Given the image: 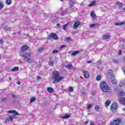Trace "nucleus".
<instances>
[{
    "label": "nucleus",
    "mask_w": 125,
    "mask_h": 125,
    "mask_svg": "<svg viewBox=\"0 0 125 125\" xmlns=\"http://www.w3.org/2000/svg\"><path fill=\"white\" fill-rule=\"evenodd\" d=\"M52 78L55 83H59V82L64 79V77L60 76L59 72L57 71V70H55L53 72Z\"/></svg>",
    "instance_id": "obj_1"
},
{
    "label": "nucleus",
    "mask_w": 125,
    "mask_h": 125,
    "mask_svg": "<svg viewBox=\"0 0 125 125\" xmlns=\"http://www.w3.org/2000/svg\"><path fill=\"white\" fill-rule=\"evenodd\" d=\"M100 88L103 92H108L109 90H111V88L109 87V85L104 81L101 83Z\"/></svg>",
    "instance_id": "obj_2"
},
{
    "label": "nucleus",
    "mask_w": 125,
    "mask_h": 125,
    "mask_svg": "<svg viewBox=\"0 0 125 125\" xmlns=\"http://www.w3.org/2000/svg\"><path fill=\"white\" fill-rule=\"evenodd\" d=\"M22 57L24 61H26V62H29V61H31V60L32 59V53H25L22 56Z\"/></svg>",
    "instance_id": "obj_3"
},
{
    "label": "nucleus",
    "mask_w": 125,
    "mask_h": 125,
    "mask_svg": "<svg viewBox=\"0 0 125 125\" xmlns=\"http://www.w3.org/2000/svg\"><path fill=\"white\" fill-rule=\"evenodd\" d=\"M117 108H118V104H112L111 106V110L113 113L117 112Z\"/></svg>",
    "instance_id": "obj_4"
},
{
    "label": "nucleus",
    "mask_w": 125,
    "mask_h": 125,
    "mask_svg": "<svg viewBox=\"0 0 125 125\" xmlns=\"http://www.w3.org/2000/svg\"><path fill=\"white\" fill-rule=\"evenodd\" d=\"M121 124V119L117 118L115 120L113 121L111 124L110 125H119Z\"/></svg>",
    "instance_id": "obj_5"
},
{
    "label": "nucleus",
    "mask_w": 125,
    "mask_h": 125,
    "mask_svg": "<svg viewBox=\"0 0 125 125\" xmlns=\"http://www.w3.org/2000/svg\"><path fill=\"white\" fill-rule=\"evenodd\" d=\"M16 118V116L14 115H12L9 117V118H6L5 119V123H8V122H10L11 121H12L13 119H15Z\"/></svg>",
    "instance_id": "obj_6"
},
{
    "label": "nucleus",
    "mask_w": 125,
    "mask_h": 125,
    "mask_svg": "<svg viewBox=\"0 0 125 125\" xmlns=\"http://www.w3.org/2000/svg\"><path fill=\"white\" fill-rule=\"evenodd\" d=\"M29 49V46L27 45H24L22 46L21 48V52H25V51H27Z\"/></svg>",
    "instance_id": "obj_7"
},
{
    "label": "nucleus",
    "mask_w": 125,
    "mask_h": 125,
    "mask_svg": "<svg viewBox=\"0 0 125 125\" xmlns=\"http://www.w3.org/2000/svg\"><path fill=\"white\" fill-rule=\"evenodd\" d=\"M80 25H81V22H80L79 21H75L73 26V29H77L78 27L80 26Z\"/></svg>",
    "instance_id": "obj_8"
},
{
    "label": "nucleus",
    "mask_w": 125,
    "mask_h": 125,
    "mask_svg": "<svg viewBox=\"0 0 125 125\" xmlns=\"http://www.w3.org/2000/svg\"><path fill=\"white\" fill-rule=\"evenodd\" d=\"M110 35H109L108 34H104L103 36V40H104V41L109 40V39H110Z\"/></svg>",
    "instance_id": "obj_9"
},
{
    "label": "nucleus",
    "mask_w": 125,
    "mask_h": 125,
    "mask_svg": "<svg viewBox=\"0 0 125 125\" xmlns=\"http://www.w3.org/2000/svg\"><path fill=\"white\" fill-rule=\"evenodd\" d=\"M7 113L14 114V115H15L16 116H19V113L15 110H9L7 111Z\"/></svg>",
    "instance_id": "obj_10"
},
{
    "label": "nucleus",
    "mask_w": 125,
    "mask_h": 125,
    "mask_svg": "<svg viewBox=\"0 0 125 125\" xmlns=\"http://www.w3.org/2000/svg\"><path fill=\"white\" fill-rule=\"evenodd\" d=\"M90 16L93 19H96L97 18V16H96V15L95 14V12H94V11H92L91 12Z\"/></svg>",
    "instance_id": "obj_11"
},
{
    "label": "nucleus",
    "mask_w": 125,
    "mask_h": 125,
    "mask_svg": "<svg viewBox=\"0 0 125 125\" xmlns=\"http://www.w3.org/2000/svg\"><path fill=\"white\" fill-rule=\"evenodd\" d=\"M83 75L86 79H88L89 77V73H88V72L84 71H83Z\"/></svg>",
    "instance_id": "obj_12"
},
{
    "label": "nucleus",
    "mask_w": 125,
    "mask_h": 125,
    "mask_svg": "<svg viewBox=\"0 0 125 125\" xmlns=\"http://www.w3.org/2000/svg\"><path fill=\"white\" fill-rule=\"evenodd\" d=\"M111 82L113 84H116L117 83V80H116V79L114 76H112L111 77Z\"/></svg>",
    "instance_id": "obj_13"
},
{
    "label": "nucleus",
    "mask_w": 125,
    "mask_h": 125,
    "mask_svg": "<svg viewBox=\"0 0 125 125\" xmlns=\"http://www.w3.org/2000/svg\"><path fill=\"white\" fill-rule=\"evenodd\" d=\"M119 101L122 104L125 105V98L124 97H121L119 99Z\"/></svg>",
    "instance_id": "obj_14"
},
{
    "label": "nucleus",
    "mask_w": 125,
    "mask_h": 125,
    "mask_svg": "<svg viewBox=\"0 0 125 125\" xmlns=\"http://www.w3.org/2000/svg\"><path fill=\"white\" fill-rule=\"evenodd\" d=\"M51 37H52V39H53L54 40H58V36L55 33H52L51 34Z\"/></svg>",
    "instance_id": "obj_15"
},
{
    "label": "nucleus",
    "mask_w": 125,
    "mask_h": 125,
    "mask_svg": "<svg viewBox=\"0 0 125 125\" xmlns=\"http://www.w3.org/2000/svg\"><path fill=\"white\" fill-rule=\"evenodd\" d=\"M65 67L66 69H68V70H73V65L72 64H67Z\"/></svg>",
    "instance_id": "obj_16"
},
{
    "label": "nucleus",
    "mask_w": 125,
    "mask_h": 125,
    "mask_svg": "<svg viewBox=\"0 0 125 125\" xmlns=\"http://www.w3.org/2000/svg\"><path fill=\"white\" fill-rule=\"evenodd\" d=\"M47 90L48 92H49L50 93H53L54 92V89L52 87H48L47 88Z\"/></svg>",
    "instance_id": "obj_17"
},
{
    "label": "nucleus",
    "mask_w": 125,
    "mask_h": 125,
    "mask_svg": "<svg viewBox=\"0 0 125 125\" xmlns=\"http://www.w3.org/2000/svg\"><path fill=\"white\" fill-rule=\"evenodd\" d=\"M19 67L18 66H15V67L11 69V72H16L17 71H19Z\"/></svg>",
    "instance_id": "obj_18"
},
{
    "label": "nucleus",
    "mask_w": 125,
    "mask_h": 125,
    "mask_svg": "<svg viewBox=\"0 0 125 125\" xmlns=\"http://www.w3.org/2000/svg\"><path fill=\"white\" fill-rule=\"evenodd\" d=\"M45 49V47H41L38 49L37 50V51L39 53L42 52V51H43Z\"/></svg>",
    "instance_id": "obj_19"
},
{
    "label": "nucleus",
    "mask_w": 125,
    "mask_h": 125,
    "mask_svg": "<svg viewBox=\"0 0 125 125\" xmlns=\"http://www.w3.org/2000/svg\"><path fill=\"white\" fill-rule=\"evenodd\" d=\"M125 23V22H116L114 23V25H115V26H122V25H124Z\"/></svg>",
    "instance_id": "obj_20"
},
{
    "label": "nucleus",
    "mask_w": 125,
    "mask_h": 125,
    "mask_svg": "<svg viewBox=\"0 0 125 125\" xmlns=\"http://www.w3.org/2000/svg\"><path fill=\"white\" fill-rule=\"evenodd\" d=\"M69 0L71 2L70 6V7L71 8V7H73V6H74V4H75V3H76V2H75V1L72 0Z\"/></svg>",
    "instance_id": "obj_21"
},
{
    "label": "nucleus",
    "mask_w": 125,
    "mask_h": 125,
    "mask_svg": "<svg viewBox=\"0 0 125 125\" xmlns=\"http://www.w3.org/2000/svg\"><path fill=\"white\" fill-rule=\"evenodd\" d=\"M96 3V1L95 0H93L91 2V3L88 5V6H93V5H95Z\"/></svg>",
    "instance_id": "obj_22"
},
{
    "label": "nucleus",
    "mask_w": 125,
    "mask_h": 125,
    "mask_svg": "<svg viewBox=\"0 0 125 125\" xmlns=\"http://www.w3.org/2000/svg\"><path fill=\"white\" fill-rule=\"evenodd\" d=\"M79 53H80V51H74L71 54V55H72V56H75L77 55V54H79Z\"/></svg>",
    "instance_id": "obj_23"
},
{
    "label": "nucleus",
    "mask_w": 125,
    "mask_h": 125,
    "mask_svg": "<svg viewBox=\"0 0 125 125\" xmlns=\"http://www.w3.org/2000/svg\"><path fill=\"white\" fill-rule=\"evenodd\" d=\"M71 116V115L69 114V115H66L63 116H62V119H68L69 118H70V117Z\"/></svg>",
    "instance_id": "obj_24"
},
{
    "label": "nucleus",
    "mask_w": 125,
    "mask_h": 125,
    "mask_svg": "<svg viewBox=\"0 0 125 125\" xmlns=\"http://www.w3.org/2000/svg\"><path fill=\"white\" fill-rule=\"evenodd\" d=\"M119 96H125V92L123 91H121L119 92L118 94Z\"/></svg>",
    "instance_id": "obj_25"
},
{
    "label": "nucleus",
    "mask_w": 125,
    "mask_h": 125,
    "mask_svg": "<svg viewBox=\"0 0 125 125\" xmlns=\"http://www.w3.org/2000/svg\"><path fill=\"white\" fill-rule=\"evenodd\" d=\"M100 109V105H97L95 107V111H98Z\"/></svg>",
    "instance_id": "obj_26"
},
{
    "label": "nucleus",
    "mask_w": 125,
    "mask_h": 125,
    "mask_svg": "<svg viewBox=\"0 0 125 125\" xmlns=\"http://www.w3.org/2000/svg\"><path fill=\"white\" fill-rule=\"evenodd\" d=\"M110 104H111V101L109 100H107L105 102V105L106 106V107H107V106H109Z\"/></svg>",
    "instance_id": "obj_27"
},
{
    "label": "nucleus",
    "mask_w": 125,
    "mask_h": 125,
    "mask_svg": "<svg viewBox=\"0 0 125 125\" xmlns=\"http://www.w3.org/2000/svg\"><path fill=\"white\" fill-rule=\"evenodd\" d=\"M34 101H36V98H35V97H33L31 98H30V103H33V102H34Z\"/></svg>",
    "instance_id": "obj_28"
},
{
    "label": "nucleus",
    "mask_w": 125,
    "mask_h": 125,
    "mask_svg": "<svg viewBox=\"0 0 125 125\" xmlns=\"http://www.w3.org/2000/svg\"><path fill=\"white\" fill-rule=\"evenodd\" d=\"M92 106H93V104H88L87 107V109L88 110H89V109H91L92 108Z\"/></svg>",
    "instance_id": "obj_29"
},
{
    "label": "nucleus",
    "mask_w": 125,
    "mask_h": 125,
    "mask_svg": "<svg viewBox=\"0 0 125 125\" xmlns=\"http://www.w3.org/2000/svg\"><path fill=\"white\" fill-rule=\"evenodd\" d=\"M6 3L8 5H10L11 4V0H6Z\"/></svg>",
    "instance_id": "obj_30"
},
{
    "label": "nucleus",
    "mask_w": 125,
    "mask_h": 125,
    "mask_svg": "<svg viewBox=\"0 0 125 125\" xmlns=\"http://www.w3.org/2000/svg\"><path fill=\"white\" fill-rule=\"evenodd\" d=\"M117 4H118V5H119L120 7H123L124 6V4H123V3H122L120 1L117 2Z\"/></svg>",
    "instance_id": "obj_31"
},
{
    "label": "nucleus",
    "mask_w": 125,
    "mask_h": 125,
    "mask_svg": "<svg viewBox=\"0 0 125 125\" xmlns=\"http://www.w3.org/2000/svg\"><path fill=\"white\" fill-rule=\"evenodd\" d=\"M48 64H49V66H53V64H54V63L53 62V61H50L48 62Z\"/></svg>",
    "instance_id": "obj_32"
},
{
    "label": "nucleus",
    "mask_w": 125,
    "mask_h": 125,
    "mask_svg": "<svg viewBox=\"0 0 125 125\" xmlns=\"http://www.w3.org/2000/svg\"><path fill=\"white\" fill-rule=\"evenodd\" d=\"M101 80V75H99L96 77V80L97 81H100Z\"/></svg>",
    "instance_id": "obj_33"
},
{
    "label": "nucleus",
    "mask_w": 125,
    "mask_h": 125,
    "mask_svg": "<svg viewBox=\"0 0 125 125\" xmlns=\"http://www.w3.org/2000/svg\"><path fill=\"white\" fill-rule=\"evenodd\" d=\"M3 8V2H0V9H2Z\"/></svg>",
    "instance_id": "obj_34"
},
{
    "label": "nucleus",
    "mask_w": 125,
    "mask_h": 125,
    "mask_svg": "<svg viewBox=\"0 0 125 125\" xmlns=\"http://www.w3.org/2000/svg\"><path fill=\"white\" fill-rule=\"evenodd\" d=\"M68 91H69V92H73V91H74V89H73V87H70L68 88Z\"/></svg>",
    "instance_id": "obj_35"
},
{
    "label": "nucleus",
    "mask_w": 125,
    "mask_h": 125,
    "mask_svg": "<svg viewBox=\"0 0 125 125\" xmlns=\"http://www.w3.org/2000/svg\"><path fill=\"white\" fill-rule=\"evenodd\" d=\"M67 25H68V24H65L63 25V26H62L63 30H66V28H67Z\"/></svg>",
    "instance_id": "obj_36"
},
{
    "label": "nucleus",
    "mask_w": 125,
    "mask_h": 125,
    "mask_svg": "<svg viewBox=\"0 0 125 125\" xmlns=\"http://www.w3.org/2000/svg\"><path fill=\"white\" fill-rule=\"evenodd\" d=\"M70 41H73V39H72L71 38H66V42H70Z\"/></svg>",
    "instance_id": "obj_37"
},
{
    "label": "nucleus",
    "mask_w": 125,
    "mask_h": 125,
    "mask_svg": "<svg viewBox=\"0 0 125 125\" xmlns=\"http://www.w3.org/2000/svg\"><path fill=\"white\" fill-rule=\"evenodd\" d=\"M113 62L114 63H115V64H118V63H119V62L118 61V60H113Z\"/></svg>",
    "instance_id": "obj_38"
},
{
    "label": "nucleus",
    "mask_w": 125,
    "mask_h": 125,
    "mask_svg": "<svg viewBox=\"0 0 125 125\" xmlns=\"http://www.w3.org/2000/svg\"><path fill=\"white\" fill-rule=\"evenodd\" d=\"M95 26H96V24H92L90 25V28H94V27H95Z\"/></svg>",
    "instance_id": "obj_39"
},
{
    "label": "nucleus",
    "mask_w": 125,
    "mask_h": 125,
    "mask_svg": "<svg viewBox=\"0 0 125 125\" xmlns=\"http://www.w3.org/2000/svg\"><path fill=\"white\" fill-rule=\"evenodd\" d=\"M5 30H6V31H9V30H10V28L8 27L7 26H5L4 27Z\"/></svg>",
    "instance_id": "obj_40"
},
{
    "label": "nucleus",
    "mask_w": 125,
    "mask_h": 125,
    "mask_svg": "<svg viewBox=\"0 0 125 125\" xmlns=\"http://www.w3.org/2000/svg\"><path fill=\"white\" fill-rule=\"evenodd\" d=\"M58 52V50H54L53 51V53L54 54H56V53H57Z\"/></svg>",
    "instance_id": "obj_41"
},
{
    "label": "nucleus",
    "mask_w": 125,
    "mask_h": 125,
    "mask_svg": "<svg viewBox=\"0 0 125 125\" xmlns=\"http://www.w3.org/2000/svg\"><path fill=\"white\" fill-rule=\"evenodd\" d=\"M6 100V98H3V99H1L0 100V102H3Z\"/></svg>",
    "instance_id": "obj_42"
},
{
    "label": "nucleus",
    "mask_w": 125,
    "mask_h": 125,
    "mask_svg": "<svg viewBox=\"0 0 125 125\" xmlns=\"http://www.w3.org/2000/svg\"><path fill=\"white\" fill-rule=\"evenodd\" d=\"M12 97H13V98H14V99H16V95H14V94H12L11 95Z\"/></svg>",
    "instance_id": "obj_43"
},
{
    "label": "nucleus",
    "mask_w": 125,
    "mask_h": 125,
    "mask_svg": "<svg viewBox=\"0 0 125 125\" xmlns=\"http://www.w3.org/2000/svg\"><path fill=\"white\" fill-rule=\"evenodd\" d=\"M64 47H66V45H62L61 46L60 48H61V49H62V48H64Z\"/></svg>",
    "instance_id": "obj_44"
},
{
    "label": "nucleus",
    "mask_w": 125,
    "mask_h": 125,
    "mask_svg": "<svg viewBox=\"0 0 125 125\" xmlns=\"http://www.w3.org/2000/svg\"><path fill=\"white\" fill-rule=\"evenodd\" d=\"M109 74H110L111 75H113V71L112 70H110L109 71Z\"/></svg>",
    "instance_id": "obj_45"
},
{
    "label": "nucleus",
    "mask_w": 125,
    "mask_h": 125,
    "mask_svg": "<svg viewBox=\"0 0 125 125\" xmlns=\"http://www.w3.org/2000/svg\"><path fill=\"white\" fill-rule=\"evenodd\" d=\"M122 55V50H120L119 53V55Z\"/></svg>",
    "instance_id": "obj_46"
},
{
    "label": "nucleus",
    "mask_w": 125,
    "mask_h": 125,
    "mask_svg": "<svg viewBox=\"0 0 125 125\" xmlns=\"http://www.w3.org/2000/svg\"><path fill=\"white\" fill-rule=\"evenodd\" d=\"M41 78L40 76H37V80H41Z\"/></svg>",
    "instance_id": "obj_47"
},
{
    "label": "nucleus",
    "mask_w": 125,
    "mask_h": 125,
    "mask_svg": "<svg viewBox=\"0 0 125 125\" xmlns=\"http://www.w3.org/2000/svg\"><path fill=\"white\" fill-rule=\"evenodd\" d=\"M90 125H95L94 124V123H93V122H91V123H90Z\"/></svg>",
    "instance_id": "obj_48"
},
{
    "label": "nucleus",
    "mask_w": 125,
    "mask_h": 125,
    "mask_svg": "<svg viewBox=\"0 0 125 125\" xmlns=\"http://www.w3.org/2000/svg\"><path fill=\"white\" fill-rule=\"evenodd\" d=\"M17 84H20V83H21V82L20 81H18L17 82Z\"/></svg>",
    "instance_id": "obj_49"
},
{
    "label": "nucleus",
    "mask_w": 125,
    "mask_h": 125,
    "mask_svg": "<svg viewBox=\"0 0 125 125\" xmlns=\"http://www.w3.org/2000/svg\"><path fill=\"white\" fill-rule=\"evenodd\" d=\"M3 43V41H2V40H0V43Z\"/></svg>",
    "instance_id": "obj_50"
},
{
    "label": "nucleus",
    "mask_w": 125,
    "mask_h": 125,
    "mask_svg": "<svg viewBox=\"0 0 125 125\" xmlns=\"http://www.w3.org/2000/svg\"><path fill=\"white\" fill-rule=\"evenodd\" d=\"M123 72L124 73L125 72V67H124L123 68Z\"/></svg>",
    "instance_id": "obj_51"
},
{
    "label": "nucleus",
    "mask_w": 125,
    "mask_h": 125,
    "mask_svg": "<svg viewBox=\"0 0 125 125\" xmlns=\"http://www.w3.org/2000/svg\"><path fill=\"white\" fill-rule=\"evenodd\" d=\"M57 27H60V24L58 23V24H57Z\"/></svg>",
    "instance_id": "obj_52"
},
{
    "label": "nucleus",
    "mask_w": 125,
    "mask_h": 125,
    "mask_svg": "<svg viewBox=\"0 0 125 125\" xmlns=\"http://www.w3.org/2000/svg\"><path fill=\"white\" fill-rule=\"evenodd\" d=\"M85 124V125H87L88 124V121H86Z\"/></svg>",
    "instance_id": "obj_53"
},
{
    "label": "nucleus",
    "mask_w": 125,
    "mask_h": 125,
    "mask_svg": "<svg viewBox=\"0 0 125 125\" xmlns=\"http://www.w3.org/2000/svg\"><path fill=\"white\" fill-rule=\"evenodd\" d=\"M91 61H88V62H87V63H88V64H89V63H91Z\"/></svg>",
    "instance_id": "obj_54"
},
{
    "label": "nucleus",
    "mask_w": 125,
    "mask_h": 125,
    "mask_svg": "<svg viewBox=\"0 0 125 125\" xmlns=\"http://www.w3.org/2000/svg\"><path fill=\"white\" fill-rule=\"evenodd\" d=\"M9 81H11V77H9Z\"/></svg>",
    "instance_id": "obj_55"
},
{
    "label": "nucleus",
    "mask_w": 125,
    "mask_h": 125,
    "mask_svg": "<svg viewBox=\"0 0 125 125\" xmlns=\"http://www.w3.org/2000/svg\"><path fill=\"white\" fill-rule=\"evenodd\" d=\"M61 1H63L64 0H60Z\"/></svg>",
    "instance_id": "obj_56"
},
{
    "label": "nucleus",
    "mask_w": 125,
    "mask_h": 125,
    "mask_svg": "<svg viewBox=\"0 0 125 125\" xmlns=\"http://www.w3.org/2000/svg\"><path fill=\"white\" fill-rule=\"evenodd\" d=\"M0 58H1V55H0Z\"/></svg>",
    "instance_id": "obj_57"
},
{
    "label": "nucleus",
    "mask_w": 125,
    "mask_h": 125,
    "mask_svg": "<svg viewBox=\"0 0 125 125\" xmlns=\"http://www.w3.org/2000/svg\"><path fill=\"white\" fill-rule=\"evenodd\" d=\"M123 111H125V108H123Z\"/></svg>",
    "instance_id": "obj_58"
},
{
    "label": "nucleus",
    "mask_w": 125,
    "mask_h": 125,
    "mask_svg": "<svg viewBox=\"0 0 125 125\" xmlns=\"http://www.w3.org/2000/svg\"><path fill=\"white\" fill-rule=\"evenodd\" d=\"M65 13H66V11H64V14H65Z\"/></svg>",
    "instance_id": "obj_59"
}]
</instances>
